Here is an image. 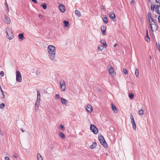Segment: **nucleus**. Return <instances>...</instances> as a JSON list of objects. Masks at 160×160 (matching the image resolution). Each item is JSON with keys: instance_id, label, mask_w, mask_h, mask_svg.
<instances>
[{"instance_id": "1", "label": "nucleus", "mask_w": 160, "mask_h": 160, "mask_svg": "<svg viewBox=\"0 0 160 160\" xmlns=\"http://www.w3.org/2000/svg\"><path fill=\"white\" fill-rule=\"evenodd\" d=\"M48 51L49 58L51 60H54L56 55L55 47L52 45H49L48 48Z\"/></svg>"}, {"instance_id": "2", "label": "nucleus", "mask_w": 160, "mask_h": 160, "mask_svg": "<svg viewBox=\"0 0 160 160\" xmlns=\"http://www.w3.org/2000/svg\"><path fill=\"white\" fill-rule=\"evenodd\" d=\"M158 25L155 22H151L150 25H148V28L150 29L151 31L153 32L156 31L158 29Z\"/></svg>"}, {"instance_id": "3", "label": "nucleus", "mask_w": 160, "mask_h": 160, "mask_svg": "<svg viewBox=\"0 0 160 160\" xmlns=\"http://www.w3.org/2000/svg\"><path fill=\"white\" fill-rule=\"evenodd\" d=\"M6 32L7 35L8 36V38L10 40L12 39L14 36L11 29L8 27L6 28Z\"/></svg>"}, {"instance_id": "4", "label": "nucleus", "mask_w": 160, "mask_h": 160, "mask_svg": "<svg viewBox=\"0 0 160 160\" xmlns=\"http://www.w3.org/2000/svg\"><path fill=\"white\" fill-rule=\"evenodd\" d=\"M16 80L18 82H21L22 81L21 75L19 71L16 72Z\"/></svg>"}, {"instance_id": "5", "label": "nucleus", "mask_w": 160, "mask_h": 160, "mask_svg": "<svg viewBox=\"0 0 160 160\" xmlns=\"http://www.w3.org/2000/svg\"><path fill=\"white\" fill-rule=\"evenodd\" d=\"M90 129L94 134H98V131L96 127L93 124H91Z\"/></svg>"}, {"instance_id": "6", "label": "nucleus", "mask_w": 160, "mask_h": 160, "mask_svg": "<svg viewBox=\"0 0 160 160\" xmlns=\"http://www.w3.org/2000/svg\"><path fill=\"white\" fill-rule=\"evenodd\" d=\"M61 90L62 91H65L66 88V84L63 80L60 82Z\"/></svg>"}, {"instance_id": "7", "label": "nucleus", "mask_w": 160, "mask_h": 160, "mask_svg": "<svg viewBox=\"0 0 160 160\" xmlns=\"http://www.w3.org/2000/svg\"><path fill=\"white\" fill-rule=\"evenodd\" d=\"M131 122L132 123L133 128L134 130H135L136 129V125L135 123V121L134 120V118L132 114L131 115Z\"/></svg>"}, {"instance_id": "8", "label": "nucleus", "mask_w": 160, "mask_h": 160, "mask_svg": "<svg viewBox=\"0 0 160 160\" xmlns=\"http://www.w3.org/2000/svg\"><path fill=\"white\" fill-rule=\"evenodd\" d=\"M108 70L109 73L112 75H114L115 73L114 69L111 65H109L108 67Z\"/></svg>"}, {"instance_id": "9", "label": "nucleus", "mask_w": 160, "mask_h": 160, "mask_svg": "<svg viewBox=\"0 0 160 160\" xmlns=\"http://www.w3.org/2000/svg\"><path fill=\"white\" fill-rule=\"evenodd\" d=\"M4 22L7 24H9L11 22L10 18L6 15H4Z\"/></svg>"}, {"instance_id": "10", "label": "nucleus", "mask_w": 160, "mask_h": 160, "mask_svg": "<svg viewBox=\"0 0 160 160\" xmlns=\"http://www.w3.org/2000/svg\"><path fill=\"white\" fill-rule=\"evenodd\" d=\"M58 8L61 12H65V7L62 4L58 6Z\"/></svg>"}, {"instance_id": "11", "label": "nucleus", "mask_w": 160, "mask_h": 160, "mask_svg": "<svg viewBox=\"0 0 160 160\" xmlns=\"http://www.w3.org/2000/svg\"><path fill=\"white\" fill-rule=\"evenodd\" d=\"M100 143L102 144L103 146L105 148H107L108 147V145L107 143L104 139H102L99 141Z\"/></svg>"}, {"instance_id": "12", "label": "nucleus", "mask_w": 160, "mask_h": 160, "mask_svg": "<svg viewBox=\"0 0 160 160\" xmlns=\"http://www.w3.org/2000/svg\"><path fill=\"white\" fill-rule=\"evenodd\" d=\"M86 109L87 111L89 112H91L92 111V108L90 105H88L86 106Z\"/></svg>"}, {"instance_id": "13", "label": "nucleus", "mask_w": 160, "mask_h": 160, "mask_svg": "<svg viewBox=\"0 0 160 160\" xmlns=\"http://www.w3.org/2000/svg\"><path fill=\"white\" fill-rule=\"evenodd\" d=\"M101 29L102 32L103 34H104L106 32V27L104 26H102L101 28Z\"/></svg>"}, {"instance_id": "14", "label": "nucleus", "mask_w": 160, "mask_h": 160, "mask_svg": "<svg viewBox=\"0 0 160 160\" xmlns=\"http://www.w3.org/2000/svg\"><path fill=\"white\" fill-rule=\"evenodd\" d=\"M100 42L105 47L107 48L108 47V45L106 43V41L104 39L101 40Z\"/></svg>"}, {"instance_id": "15", "label": "nucleus", "mask_w": 160, "mask_h": 160, "mask_svg": "<svg viewBox=\"0 0 160 160\" xmlns=\"http://www.w3.org/2000/svg\"><path fill=\"white\" fill-rule=\"evenodd\" d=\"M156 12L159 14H160V5H158L156 8Z\"/></svg>"}, {"instance_id": "16", "label": "nucleus", "mask_w": 160, "mask_h": 160, "mask_svg": "<svg viewBox=\"0 0 160 160\" xmlns=\"http://www.w3.org/2000/svg\"><path fill=\"white\" fill-rule=\"evenodd\" d=\"M109 16L110 18L111 19H114L115 18V16L114 14L112 12H110Z\"/></svg>"}, {"instance_id": "17", "label": "nucleus", "mask_w": 160, "mask_h": 160, "mask_svg": "<svg viewBox=\"0 0 160 160\" xmlns=\"http://www.w3.org/2000/svg\"><path fill=\"white\" fill-rule=\"evenodd\" d=\"M146 35H147V36L145 38V40L148 42H150V39L148 36V32L147 30V31H146Z\"/></svg>"}, {"instance_id": "18", "label": "nucleus", "mask_w": 160, "mask_h": 160, "mask_svg": "<svg viewBox=\"0 0 160 160\" xmlns=\"http://www.w3.org/2000/svg\"><path fill=\"white\" fill-rule=\"evenodd\" d=\"M75 13L76 15L78 17H80L81 16V14H80V11L78 10H76L75 11Z\"/></svg>"}, {"instance_id": "19", "label": "nucleus", "mask_w": 160, "mask_h": 160, "mask_svg": "<svg viewBox=\"0 0 160 160\" xmlns=\"http://www.w3.org/2000/svg\"><path fill=\"white\" fill-rule=\"evenodd\" d=\"M63 23L64 24V26L65 27H69V23L68 21H64Z\"/></svg>"}, {"instance_id": "20", "label": "nucleus", "mask_w": 160, "mask_h": 160, "mask_svg": "<svg viewBox=\"0 0 160 160\" xmlns=\"http://www.w3.org/2000/svg\"><path fill=\"white\" fill-rule=\"evenodd\" d=\"M37 157L38 160H43L42 157L39 153H37Z\"/></svg>"}, {"instance_id": "21", "label": "nucleus", "mask_w": 160, "mask_h": 160, "mask_svg": "<svg viewBox=\"0 0 160 160\" xmlns=\"http://www.w3.org/2000/svg\"><path fill=\"white\" fill-rule=\"evenodd\" d=\"M61 102L62 104H65L68 102L67 101L66 99L63 98H61Z\"/></svg>"}, {"instance_id": "22", "label": "nucleus", "mask_w": 160, "mask_h": 160, "mask_svg": "<svg viewBox=\"0 0 160 160\" xmlns=\"http://www.w3.org/2000/svg\"><path fill=\"white\" fill-rule=\"evenodd\" d=\"M18 38L19 39L22 40L23 39L24 36L22 33L19 34L18 35Z\"/></svg>"}, {"instance_id": "23", "label": "nucleus", "mask_w": 160, "mask_h": 160, "mask_svg": "<svg viewBox=\"0 0 160 160\" xmlns=\"http://www.w3.org/2000/svg\"><path fill=\"white\" fill-rule=\"evenodd\" d=\"M112 105V109L113 110L114 112H116V107L113 105V104H111Z\"/></svg>"}, {"instance_id": "24", "label": "nucleus", "mask_w": 160, "mask_h": 160, "mask_svg": "<svg viewBox=\"0 0 160 160\" xmlns=\"http://www.w3.org/2000/svg\"><path fill=\"white\" fill-rule=\"evenodd\" d=\"M97 143L96 142H94L91 146V149H94L97 146Z\"/></svg>"}, {"instance_id": "25", "label": "nucleus", "mask_w": 160, "mask_h": 160, "mask_svg": "<svg viewBox=\"0 0 160 160\" xmlns=\"http://www.w3.org/2000/svg\"><path fill=\"white\" fill-rule=\"evenodd\" d=\"M39 104H35V111L36 112H37L39 109Z\"/></svg>"}, {"instance_id": "26", "label": "nucleus", "mask_w": 160, "mask_h": 160, "mask_svg": "<svg viewBox=\"0 0 160 160\" xmlns=\"http://www.w3.org/2000/svg\"><path fill=\"white\" fill-rule=\"evenodd\" d=\"M59 135L62 139H64L65 137V135L62 132H60L59 133Z\"/></svg>"}, {"instance_id": "27", "label": "nucleus", "mask_w": 160, "mask_h": 160, "mask_svg": "<svg viewBox=\"0 0 160 160\" xmlns=\"http://www.w3.org/2000/svg\"><path fill=\"white\" fill-rule=\"evenodd\" d=\"M135 74L137 77H138L139 75L138 70L137 68L135 69Z\"/></svg>"}, {"instance_id": "28", "label": "nucleus", "mask_w": 160, "mask_h": 160, "mask_svg": "<svg viewBox=\"0 0 160 160\" xmlns=\"http://www.w3.org/2000/svg\"><path fill=\"white\" fill-rule=\"evenodd\" d=\"M148 20L149 21V23H150L151 22H154L153 20V19H152V17H151V16L150 15L149 16V15H148Z\"/></svg>"}, {"instance_id": "29", "label": "nucleus", "mask_w": 160, "mask_h": 160, "mask_svg": "<svg viewBox=\"0 0 160 160\" xmlns=\"http://www.w3.org/2000/svg\"><path fill=\"white\" fill-rule=\"evenodd\" d=\"M41 74V72L39 70H38L36 71V75L38 77H39Z\"/></svg>"}, {"instance_id": "30", "label": "nucleus", "mask_w": 160, "mask_h": 160, "mask_svg": "<svg viewBox=\"0 0 160 160\" xmlns=\"http://www.w3.org/2000/svg\"><path fill=\"white\" fill-rule=\"evenodd\" d=\"M144 111L143 109L140 110L138 112V114L139 115H142L143 114Z\"/></svg>"}, {"instance_id": "31", "label": "nucleus", "mask_w": 160, "mask_h": 160, "mask_svg": "<svg viewBox=\"0 0 160 160\" xmlns=\"http://www.w3.org/2000/svg\"><path fill=\"white\" fill-rule=\"evenodd\" d=\"M103 22L105 23H107L108 22V19L106 17H104L103 18Z\"/></svg>"}, {"instance_id": "32", "label": "nucleus", "mask_w": 160, "mask_h": 160, "mask_svg": "<svg viewBox=\"0 0 160 160\" xmlns=\"http://www.w3.org/2000/svg\"><path fill=\"white\" fill-rule=\"evenodd\" d=\"M37 92V99H40V94L39 91H38Z\"/></svg>"}, {"instance_id": "33", "label": "nucleus", "mask_w": 160, "mask_h": 160, "mask_svg": "<svg viewBox=\"0 0 160 160\" xmlns=\"http://www.w3.org/2000/svg\"><path fill=\"white\" fill-rule=\"evenodd\" d=\"M104 48V47L102 45H99L98 46V49L100 51L102 50Z\"/></svg>"}, {"instance_id": "34", "label": "nucleus", "mask_w": 160, "mask_h": 160, "mask_svg": "<svg viewBox=\"0 0 160 160\" xmlns=\"http://www.w3.org/2000/svg\"><path fill=\"white\" fill-rule=\"evenodd\" d=\"M104 138L103 137L102 135L100 134L98 136V139L99 140V141L103 139H104Z\"/></svg>"}, {"instance_id": "35", "label": "nucleus", "mask_w": 160, "mask_h": 160, "mask_svg": "<svg viewBox=\"0 0 160 160\" xmlns=\"http://www.w3.org/2000/svg\"><path fill=\"white\" fill-rule=\"evenodd\" d=\"M155 7V6L154 5L152 4L151 6V8L152 11H154Z\"/></svg>"}, {"instance_id": "36", "label": "nucleus", "mask_w": 160, "mask_h": 160, "mask_svg": "<svg viewBox=\"0 0 160 160\" xmlns=\"http://www.w3.org/2000/svg\"><path fill=\"white\" fill-rule=\"evenodd\" d=\"M41 6L44 9H45L47 8V4L46 3H44L43 5H41Z\"/></svg>"}, {"instance_id": "37", "label": "nucleus", "mask_w": 160, "mask_h": 160, "mask_svg": "<svg viewBox=\"0 0 160 160\" xmlns=\"http://www.w3.org/2000/svg\"><path fill=\"white\" fill-rule=\"evenodd\" d=\"M5 104L3 103H2L0 104V108L1 109H3L5 107Z\"/></svg>"}, {"instance_id": "38", "label": "nucleus", "mask_w": 160, "mask_h": 160, "mask_svg": "<svg viewBox=\"0 0 160 160\" xmlns=\"http://www.w3.org/2000/svg\"><path fill=\"white\" fill-rule=\"evenodd\" d=\"M133 97H134V95L132 93H131L129 94V97L131 99H132V98H133Z\"/></svg>"}, {"instance_id": "39", "label": "nucleus", "mask_w": 160, "mask_h": 160, "mask_svg": "<svg viewBox=\"0 0 160 160\" xmlns=\"http://www.w3.org/2000/svg\"><path fill=\"white\" fill-rule=\"evenodd\" d=\"M123 73L126 75L128 74V71L126 68H124L123 69Z\"/></svg>"}, {"instance_id": "40", "label": "nucleus", "mask_w": 160, "mask_h": 160, "mask_svg": "<svg viewBox=\"0 0 160 160\" xmlns=\"http://www.w3.org/2000/svg\"><path fill=\"white\" fill-rule=\"evenodd\" d=\"M41 99H37L36 101L35 104H39V103L40 102Z\"/></svg>"}, {"instance_id": "41", "label": "nucleus", "mask_w": 160, "mask_h": 160, "mask_svg": "<svg viewBox=\"0 0 160 160\" xmlns=\"http://www.w3.org/2000/svg\"><path fill=\"white\" fill-rule=\"evenodd\" d=\"M60 98V95L59 94H57L55 96V98L56 99H58Z\"/></svg>"}, {"instance_id": "42", "label": "nucleus", "mask_w": 160, "mask_h": 160, "mask_svg": "<svg viewBox=\"0 0 160 160\" xmlns=\"http://www.w3.org/2000/svg\"><path fill=\"white\" fill-rule=\"evenodd\" d=\"M0 75L2 77H3L4 75V72L3 71H1L0 72Z\"/></svg>"}, {"instance_id": "43", "label": "nucleus", "mask_w": 160, "mask_h": 160, "mask_svg": "<svg viewBox=\"0 0 160 160\" xmlns=\"http://www.w3.org/2000/svg\"><path fill=\"white\" fill-rule=\"evenodd\" d=\"M2 98H4L5 97V95L4 93V92L3 91H2Z\"/></svg>"}, {"instance_id": "44", "label": "nucleus", "mask_w": 160, "mask_h": 160, "mask_svg": "<svg viewBox=\"0 0 160 160\" xmlns=\"http://www.w3.org/2000/svg\"><path fill=\"white\" fill-rule=\"evenodd\" d=\"M5 5H6V7H7V8H8V11L9 12V7H8V5L7 3L6 2L5 3Z\"/></svg>"}, {"instance_id": "45", "label": "nucleus", "mask_w": 160, "mask_h": 160, "mask_svg": "<svg viewBox=\"0 0 160 160\" xmlns=\"http://www.w3.org/2000/svg\"><path fill=\"white\" fill-rule=\"evenodd\" d=\"M5 160H10V159L9 157H5Z\"/></svg>"}, {"instance_id": "46", "label": "nucleus", "mask_w": 160, "mask_h": 160, "mask_svg": "<svg viewBox=\"0 0 160 160\" xmlns=\"http://www.w3.org/2000/svg\"><path fill=\"white\" fill-rule=\"evenodd\" d=\"M60 127L62 129H63L64 128V127H63V126L62 125V124H61L60 125Z\"/></svg>"}, {"instance_id": "47", "label": "nucleus", "mask_w": 160, "mask_h": 160, "mask_svg": "<svg viewBox=\"0 0 160 160\" xmlns=\"http://www.w3.org/2000/svg\"><path fill=\"white\" fill-rule=\"evenodd\" d=\"M0 134L2 135H3L4 132H3L2 131H0Z\"/></svg>"}, {"instance_id": "48", "label": "nucleus", "mask_w": 160, "mask_h": 160, "mask_svg": "<svg viewBox=\"0 0 160 160\" xmlns=\"http://www.w3.org/2000/svg\"><path fill=\"white\" fill-rule=\"evenodd\" d=\"M156 2L159 4H160V0H156Z\"/></svg>"}, {"instance_id": "49", "label": "nucleus", "mask_w": 160, "mask_h": 160, "mask_svg": "<svg viewBox=\"0 0 160 160\" xmlns=\"http://www.w3.org/2000/svg\"><path fill=\"white\" fill-rule=\"evenodd\" d=\"M158 21L160 23V15L158 17Z\"/></svg>"}, {"instance_id": "50", "label": "nucleus", "mask_w": 160, "mask_h": 160, "mask_svg": "<svg viewBox=\"0 0 160 160\" xmlns=\"http://www.w3.org/2000/svg\"><path fill=\"white\" fill-rule=\"evenodd\" d=\"M101 8L102 9H104V7H103V6L102 5V6L101 7Z\"/></svg>"}, {"instance_id": "51", "label": "nucleus", "mask_w": 160, "mask_h": 160, "mask_svg": "<svg viewBox=\"0 0 160 160\" xmlns=\"http://www.w3.org/2000/svg\"><path fill=\"white\" fill-rule=\"evenodd\" d=\"M39 17L40 18H42V15H39Z\"/></svg>"}, {"instance_id": "52", "label": "nucleus", "mask_w": 160, "mask_h": 160, "mask_svg": "<svg viewBox=\"0 0 160 160\" xmlns=\"http://www.w3.org/2000/svg\"><path fill=\"white\" fill-rule=\"evenodd\" d=\"M0 90H1V92L2 93V91H3L2 90L1 87H0Z\"/></svg>"}, {"instance_id": "53", "label": "nucleus", "mask_w": 160, "mask_h": 160, "mask_svg": "<svg viewBox=\"0 0 160 160\" xmlns=\"http://www.w3.org/2000/svg\"><path fill=\"white\" fill-rule=\"evenodd\" d=\"M21 131H22V132H25V131H24V130H23V129H21Z\"/></svg>"}, {"instance_id": "54", "label": "nucleus", "mask_w": 160, "mask_h": 160, "mask_svg": "<svg viewBox=\"0 0 160 160\" xmlns=\"http://www.w3.org/2000/svg\"><path fill=\"white\" fill-rule=\"evenodd\" d=\"M117 46V43H115V44H114V46H114V47H116V46Z\"/></svg>"}, {"instance_id": "55", "label": "nucleus", "mask_w": 160, "mask_h": 160, "mask_svg": "<svg viewBox=\"0 0 160 160\" xmlns=\"http://www.w3.org/2000/svg\"><path fill=\"white\" fill-rule=\"evenodd\" d=\"M158 50L160 51V46L159 45V46L158 47Z\"/></svg>"}, {"instance_id": "56", "label": "nucleus", "mask_w": 160, "mask_h": 160, "mask_svg": "<svg viewBox=\"0 0 160 160\" xmlns=\"http://www.w3.org/2000/svg\"><path fill=\"white\" fill-rule=\"evenodd\" d=\"M13 157H14L16 158H17V156H16L15 155H14Z\"/></svg>"}, {"instance_id": "57", "label": "nucleus", "mask_w": 160, "mask_h": 160, "mask_svg": "<svg viewBox=\"0 0 160 160\" xmlns=\"http://www.w3.org/2000/svg\"><path fill=\"white\" fill-rule=\"evenodd\" d=\"M7 10L8 11V8H7Z\"/></svg>"}, {"instance_id": "58", "label": "nucleus", "mask_w": 160, "mask_h": 160, "mask_svg": "<svg viewBox=\"0 0 160 160\" xmlns=\"http://www.w3.org/2000/svg\"><path fill=\"white\" fill-rule=\"evenodd\" d=\"M100 89H99V90H98V91H100Z\"/></svg>"}, {"instance_id": "59", "label": "nucleus", "mask_w": 160, "mask_h": 160, "mask_svg": "<svg viewBox=\"0 0 160 160\" xmlns=\"http://www.w3.org/2000/svg\"><path fill=\"white\" fill-rule=\"evenodd\" d=\"M100 89H99V90H98V91H100Z\"/></svg>"}, {"instance_id": "60", "label": "nucleus", "mask_w": 160, "mask_h": 160, "mask_svg": "<svg viewBox=\"0 0 160 160\" xmlns=\"http://www.w3.org/2000/svg\"><path fill=\"white\" fill-rule=\"evenodd\" d=\"M100 89H99V90H98V91H100Z\"/></svg>"}]
</instances>
